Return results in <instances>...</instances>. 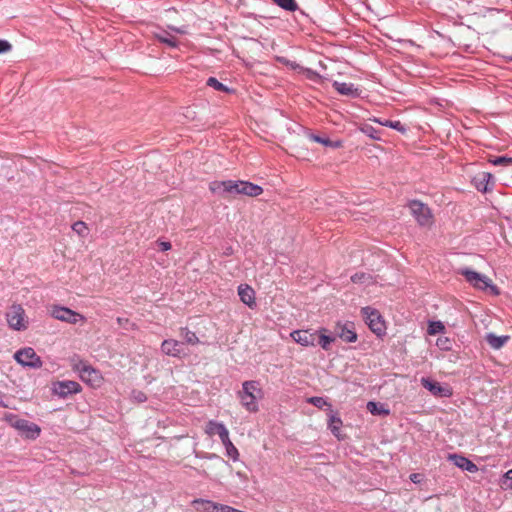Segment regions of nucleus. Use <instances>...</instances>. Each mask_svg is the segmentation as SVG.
I'll list each match as a JSON object with an SVG mask.
<instances>
[{
	"label": "nucleus",
	"instance_id": "nucleus-1",
	"mask_svg": "<svg viewBox=\"0 0 512 512\" xmlns=\"http://www.w3.org/2000/svg\"><path fill=\"white\" fill-rule=\"evenodd\" d=\"M209 190L213 194L224 198L236 195L256 197L263 192V188L261 186L242 180H215L210 182Z\"/></svg>",
	"mask_w": 512,
	"mask_h": 512
},
{
	"label": "nucleus",
	"instance_id": "nucleus-2",
	"mask_svg": "<svg viewBox=\"0 0 512 512\" xmlns=\"http://www.w3.org/2000/svg\"><path fill=\"white\" fill-rule=\"evenodd\" d=\"M238 397L248 412L255 413L259 410L258 401L263 397V391L257 381H245Z\"/></svg>",
	"mask_w": 512,
	"mask_h": 512
},
{
	"label": "nucleus",
	"instance_id": "nucleus-3",
	"mask_svg": "<svg viewBox=\"0 0 512 512\" xmlns=\"http://www.w3.org/2000/svg\"><path fill=\"white\" fill-rule=\"evenodd\" d=\"M9 328L14 331H24L28 328L29 320L24 308L20 304H13L6 312Z\"/></svg>",
	"mask_w": 512,
	"mask_h": 512
},
{
	"label": "nucleus",
	"instance_id": "nucleus-4",
	"mask_svg": "<svg viewBox=\"0 0 512 512\" xmlns=\"http://www.w3.org/2000/svg\"><path fill=\"white\" fill-rule=\"evenodd\" d=\"M9 422L12 427L18 430L20 434L27 439H36L41 433V428L37 424L26 419L18 418L15 415L9 418Z\"/></svg>",
	"mask_w": 512,
	"mask_h": 512
},
{
	"label": "nucleus",
	"instance_id": "nucleus-5",
	"mask_svg": "<svg viewBox=\"0 0 512 512\" xmlns=\"http://www.w3.org/2000/svg\"><path fill=\"white\" fill-rule=\"evenodd\" d=\"M461 275L465 277L467 282L473 285L475 288L480 290H486L490 288L496 294L498 293L496 286H494L491 280L483 274H480L476 271L470 270L468 268L462 269L460 271Z\"/></svg>",
	"mask_w": 512,
	"mask_h": 512
},
{
	"label": "nucleus",
	"instance_id": "nucleus-6",
	"mask_svg": "<svg viewBox=\"0 0 512 512\" xmlns=\"http://www.w3.org/2000/svg\"><path fill=\"white\" fill-rule=\"evenodd\" d=\"M409 209L419 225L430 226L433 223L431 210L424 203L413 200L409 203Z\"/></svg>",
	"mask_w": 512,
	"mask_h": 512
},
{
	"label": "nucleus",
	"instance_id": "nucleus-7",
	"mask_svg": "<svg viewBox=\"0 0 512 512\" xmlns=\"http://www.w3.org/2000/svg\"><path fill=\"white\" fill-rule=\"evenodd\" d=\"M362 316L373 333L381 336L385 333L384 321L379 312L371 307H364L361 310Z\"/></svg>",
	"mask_w": 512,
	"mask_h": 512
},
{
	"label": "nucleus",
	"instance_id": "nucleus-8",
	"mask_svg": "<svg viewBox=\"0 0 512 512\" xmlns=\"http://www.w3.org/2000/svg\"><path fill=\"white\" fill-rule=\"evenodd\" d=\"M14 359L24 367L37 369L42 366L41 358L36 354L35 350L31 347H25L18 350L14 354Z\"/></svg>",
	"mask_w": 512,
	"mask_h": 512
},
{
	"label": "nucleus",
	"instance_id": "nucleus-9",
	"mask_svg": "<svg viewBox=\"0 0 512 512\" xmlns=\"http://www.w3.org/2000/svg\"><path fill=\"white\" fill-rule=\"evenodd\" d=\"M51 316L57 320L76 324L79 321H84V316L64 306L55 305L51 309Z\"/></svg>",
	"mask_w": 512,
	"mask_h": 512
},
{
	"label": "nucleus",
	"instance_id": "nucleus-10",
	"mask_svg": "<svg viewBox=\"0 0 512 512\" xmlns=\"http://www.w3.org/2000/svg\"><path fill=\"white\" fill-rule=\"evenodd\" d=\"M80 391V384L72 380L57 381L52 385L53 394L59 396L60 398H66L72 394H77Z\"/></svg>",
	"mask_w": 512,
	"mask_h": 512
},
{
	"label": "nucleus",
	"instance_id": "nucleus-11",
	"mask_svg": "<svg viewBox=\"0 0 512 512\" xmlns=\"http://www.w3.org/2000/svg\"><path fill=\"white\" fill-rule=\"evenodd\" d=\"M422 386L427 389L432 395L436 397L448 398L452 396V389L448 385H441L437 381H433L429 378H421Z\"/></svg>",
	"mask_w": 512,
	"mask_h": 512
},
{
	"label": "nucleus",
	"instance_id": "nucleus-12",
	"mask_svg": "<svg viewBox=\"0 0 512 512\" xmlns=\"http://www.w3.org/2000/svg\"><path fill=\"white\" fill-rule=\"evenodd\" d=\"M473 186L482 193H486L491 191L494 187V177L489 172H479L472 178Z\"/></svg>",
	"mask_w": 512,
	"mask_h": 512
},
{
	"label": "nucleus",
	"instance_id": "nucleus-13",
	"mask_svg": "<svg viewBox=\"0 0 512 512\" xmlns=\"http://www.w3.org/2000/svg\"><path fill=\"white\" fill-rule=\"evenodd\" d=\"M317 333L308 330H295L291 332L290 336L296 343L308 347L315 345Z\"/></svg>",
	"mask_w": 512,
	"mask_h": 512
},
{
	"label": "nucleus",
	"instance_id": "nucleus-14",
	"mask_svg": "<svg viewBox=\"0 0 512 512\" xmlns=\"http://www.w3.org/2000/svg\"><path fill=\"white\" fill-rule=\"evenodd\" d=\"M161 350L164 354L173 357L185 355L184 344L174 339L164 340L161 344Z\"/></svg>",
	"mask_w": 512,
	"mask_h": 512
},
{
	"label": "nucleus",
	"instance_id": "nucleus-15",
	"mask_svg": "<svg viewBox=\"0 0 512 512\" xmlns=\"http://www.w3.org/2000/svg\"><path fill=\"white\" fill-rule=\"evenodd\" d=\"M337 337L347 343H354L357 341V333L355 332L353 323H338L335 328Z\"/></svg>",
	"mask_w": 512,
	"mask_h": 512
},
{
	"label": "nucleus",
	"instance_id": "nucleus-16",
	"mask_svg": "<svg viewBox=\"0 0 512 512\" xmlns=\"http://www.w3.org/2000/svg\"><path fill=\"white\" fill-rule=\"evenodd\" d=\"M332 86L341 95L356 98L361 94V90L353 83L334 81Z\"/></svg>",
	"mask_w": 512,
	"mask_h": 512
},
{
	"label": "nucleus",
	"instance_id": "nucleus-17",
	"mask_svg": "<svg viewBox=\"0 0 512 512\" xmlns=\"http://www.w3.org/2000/svg\"><path fill=\"white\" fill-rule=\"evenodd\" d=\"M448 459L458 468L468 471L471 473H474L478 470V467L476 464H474L471 460H469L467 457L459 455V454H450L448 456Z\"/></svg>",
	"mask_w": 512,
	"mask_h": 512
},
{
	"label": "nucleus",
	"instance_id": "nucleus-18",
	"mask_svg": "<svg viewBox=\"0 0 512 512\" xmlns=\"http://www.w3.org/2000/svg\"><path fill=\"white\" fill-rule=\"evenodd\" d=\"M238 295L240 300L247 305L249 308L256 307L255 291L247 284H241L238 286Z\"/></svg>",
	"mask_w": 512,
	"mask_h": 512
},
{
	"label": "nucleus",
	"instance_id": "nucleus-19",
	"mask_svg": "<svg viewBox=\"0 0 512 512\" xmlns=\"http://www.w3.org/2000/svg\"><path fill=\"white\" fill-rule=\"evenodd\" d=\"M192 505L197 512H220L223 504L207 499H195Z\"/></svg>",
	"mask_w": 512,
	"mask_h": 512
},
{
	"label": "nucleus",
	"instance_id": "nucleus-20",
	"mask_svg": "<svg viewBox=\"0 0 512 512\" xmlns=\"http://www.w3.org/2000/svg\"><path fill=\"white\" fill-rule=\"evenodd\" d=\"M81 380L84 382L89 383L92 386H98L100 385L102 381V376L100 371L90 366L87 370V372L83 373L80 376Z\"/></svg>",
	"mask_w": 512,
	"mask_h": 512
},
{
	"label": "nucleus",
	"instance_id": "nucleus-21",
	"mask_svg": "<svg viewBox=\"0 0 512 512\" xmlns=\"http://www.w3.org/2000/svg\"><path fill=\"white\" fill-rule=\"evenodd\" d=\"M155 37L160 42L168 45L171 48H176L178 46V40L175 36H173L170 31L167 30H160L158 32H155Z\"/></svg>",
	"mask_w": 512,
	"mask_h": 512
},
{
	"label": "nucleus",
	"instance_id": "nucleus-22",
	"mask_svg": "<svg viewBox=\"0 0 512 512\" xmlns=\"http://www.w3.org/2000/svg\"><path fill=\"white\" fill-rule=\"evenodd\" d=\"M509 340V336H496L493 333H488L486 335V341L487 343L493 348V349H500L503 347L506 342Z\"/></svg>",
	"mask_w": 512,
	"mask_h": 512
},
{
	"label": "nucleus",
	"instance_id": "nucleus-23",
	"mask_svg": "<svg viewBox=\"0 0 512 512\" xmlns=\"http://www.w3.org/2000/svg\"><path fill=\"white\" fill-rule=\"evenodd\" d=\"M221 430L226 432L228 429L226 428V426L222 422H217V421H214V420H210L207 423L206 428H205V432L209 436H213V435L220 436L221 435Z\"/></svg>",
	"mask_w": 512,
	"mask_h": 512
},
{
	"label": "nucleus",
	"instance_id": "nucleus-24",
	"mask_svg": "<svg viewBox=\"0 0 512 512\" xmlns=\"http://www.w3.org/2000/svg\"><path fill=\"white\" fill-rule=\"evenodd\" d=\"M367 410L372 415L386 416V415H389V413H390L389 409H387L384 404L378 403V402H374V401H369L367 403Z\"/></svg>",
	"mask_w": 512,
	"mask_h": 512
},
{
	"label": "nucleus",
	"instance_id": "nucleus-25",
	"mask_svg": "<svg viewBox=\"0 0 512 512\" xmlns=\"http://www.w3.org/2000/svg\"><path fill=\"white\" fill-rule=\"evenodd\" d=\"M326 329H320L318 335V344L321 346L323 350H329L330 345L335 341V337L326 335Z\"/></svg>",
	"mask_w": 512,
	"mask_h": 512
},
{
	"label": "nucleus",
	"instance_id": "nucleus-26",
	"mask_svg": "<svg viewBox=\"0 0 512 512\" xmlns=\"http://www.w3.org/2000/svg\"><path fill=\"white\" fill-rule=\"evenodd\" d=\"M377 123H379L382 126L392 128L394 130H397L401 133H406L407 128L404 124H402L400 121H392V120H375Z\"/></svg>",
	"mask_w": 512,
	"mask_h": 512
},
{
	"label": "nucleus",
	"instance_id": "nucleus-27",
	"mask_svg": "<svg viewBox=\"0 0 512 512\" xmlns=\"http://www.w3.org/2000/svg\"><path fill=\"white\" fill-rule=\"evenodd\" d=\"M274 4L279 6L280 8L294 12L298 9V4L295 0H272Z\"/></svg>",
	"mask_w": 512,
	"mask_h": 512
},
{
	"label": "nucleus",
	"instance_id": "nucleus-28",
	"mask_svg": "<svg viewBox=\"0 0 512 512\" xmlns=\"http://www.w3.org/2000/svg\"><path fill=\"white\" fill-rule=\"evenodd\" d=\"M207 86L214 88L217 91L229 92L230 89L219 82L215 77H209L206 82Z\"/></svg>",
	"mask_w": 512,
	"mask_h": 512
},
{
	"label": "nucleus",
	"instance_id": "nucleus-29",
	"mask_svg": "<svg viewBox=\"0 0 512 512\" xmlns=\"http://www.w3.org/2000/svg\"><path fill=\"white\" fill-rule=\"evenodd\" d=\"M444 329L445 327L441 321H431L429 322L427 331L430 335H436L443 332Z\"/></svg>",
	"mask_w": 512,
	"mask_h": 512
},
{
	"label": "nucleus",
	"instance_id": "nucleus-30",
	"mask_svg": "<svg viewBox=\"0 0 512 512\" xmlns=\"http://www.w3.org/2000/svg\"><path fill=\"white\" fill-rule=\"evenodd\" d=\"M342 425V421L340 418L338 417H335V416H331L330 419H329V429L331 430V432L336 436V437H339L338 435V432L340 430V426Z\"/></svg>",
	"mask_w": 512,
	"mask_h": 512
},
{
	"label": "nucleus",
	"instance_id": "nucleus-31",
	"mask_svg": "<svg viewBox=\"0 0 512 512\" xmlns=\"http://www.w3.org/2000/svg\"><path fill=\"white\" fill-rule=\"evenodd\" d=\"M500 486L504 490H512V468L509 469L501 478Z\"/></svg>",
	"mask_w": 512,
	"mask_h": 512
},
{
	"label": "nucleus",
	"instance_id": "nucleus-32",
	"mask_svg": "<svg viewBox=\"0 0 512 512\" xmlns=\"http://www.w3.org/2000/svg\"><path fill=\"white\" fill-rule=\"evenodd\" d=\"M181 335L184 338V340L186 341V343H188V344L194 345V344L198 343V341H199L196 334L194 332L188 330L187 328L182 329Z\"/></svg>",
	"mask_w": 512,
	"mask_h": 512
},
{
	"label": "nucleus",
	"instance_id": "nucleus-33",
	"mask_svg": "<svg viewBox=\"0 0 512 512\" xmlns=\"http://www.w3.org/2000/svg\"><path fill=\"white\" fill-rule=\"evenodd\" d=\"M91 365H89L86 361L83 360H77L73 364V370L76 371L79 376H81L83 373L87 372L88 368Z\"/></svg>",
	"mask_w": 512,
	"mask_h": 512
},
{
	"label": "nucleus",
	"instance_id": "nucleus-34",
	"mask_svg": "<svg viewBox=\"0 0 512 512\" xmlns=\"http://www.w3.org/2000/svg\"><path fill=\"white\" fill-rule=\"evenodd\" d=\"M308 403H310V404H312L315 407L320 408V409H322L324 406H329V404L326 401V399H324L323 397H317V396L310 397L308 399Z\"/></svg>",
	"mask_w": 512,
	"mask_h": 512
},
{
	"label": "nucleus",
	"instance_id": "nucleus-35",
	"mask_svg": "<svg viewBox=\"0 0 512 512\" xmlns=\"http://www.w3.org/2000/svg\"><path fill=\"white\" fill-rule=\"evenodd\" d=\"M72 229L80 236L86 235L88 231L86 224L82 221L75 222L72 226Z\"/></svg>",
	"mask_w": 512,
	"mask_h": 512
},
{
	"label": "nucleus",
	"instance_id": "nucleus-36",
	"mask_svg": "<svg viewBox=\"0 0 512 512\" xmlns=\"http://www.w3.org/2000/svg\"><path fill=\"white\" fill-rule=\"evenodd\" d=\"M226 456L232 459L233 461L239 460V451L238 449L233 445H228V447L225 448Z\"/></svg>",
	"mask_w": 512,
	"mask_h": 512
},
{
	"label": "nucleus",
	"instance_id": "nucleus-37",
	"mask_svg": "<svg viewBox=\"0 0 512 512\" xmlns=\"http://www.w3.org/2000/svg\"><path fill=\"white\" fill-rule=\"evenodd\" d=\"M490 162L495 166H504V165L512 164V158L500 156V157L491 159Z\"/></svg>",
	"mask_w": 512,
	"mask_h": 512
},
{
	"label": "nucleus",
	"instance_id": "nucleus-38",
	"mask_svg": "<svg viewBox=\"0 0 512 512\" xmlns=\"http://www.w3.org/2000/svg\"><path fill=\"white\" fill-rule=\"evenodd\" d=\"M303 71H304V74H305L307 79H309V80H311L313 82H319L320 81L321 76L317 72L313 71L312 69L305 68V69H303Z\"/></svg>",
	"mask_w": 512,
	"mask_h": 512
},
{
	"label": "nucleus",
	"instance_id": "nucleus-39",
	"mask_svg": "<svg viewBox=\"0 0 512 512\" xmlns=\"http://www.w3.org/2000/svg\"><path fill=\"white\" fill-rule=\"evenodd\" d=\"M370 279L369 275L365 273H355L351 276V280L353 283H366Z\"/></svg>",
	"mask_w": 512,
	"mask_h": 512
},
{
	"label": "nucleus",
	"instance_id": "nucleus-40",
	"mask_svg": "<svg viewBox=\"0 0 512 512\" xmlns=\"http://www.w3.org/2000/svg\"><path fill=\"white\" fill-rule=\"evenodd\" d=\"M131 398L138 403H142L147 400L145 393L139 390H133L131 393Z\"/></svg>",
	"mask_w": 512,
	"mask_h": 512
},
{
	"label": "nucleus",
	"instance_id": "nucleus-41",
	"mask_svg": "<svg viewBox=\"0 0 512 512\" xmlns=\"http://www.w3.org/2000/svg\"><path fill=\"white\" fill-rule=\"evenodd\" d=\"M219 438H220L224 448L228 447V445H233V443L230 440L229 431L228 430L226 432L221 430V435L219 436Z\"/></svg>",
	"mask_w": 512,
	"mask_h": 512
},
{
	"label": "nucleus",
	"instance_id": "nucleus-42",
	"mask_svg": "<svg viewBox=\"0 0 512 512\" xmlns=\"http://www.w3.org/2000/svg\"><path fill=\"white\" fill-rule=\"evenodd\" d=\"M11 49L12 45L8 41L0 39V54L7 53L11 51Z\"/></svg>",
	"mask_w": 512,
	"mask_h": 512
},
{
	"label": "nucleus",
	"instance_id": "nucleus-43",
	"mask_svg": "<svg viewBox=\"0 0 512 512\" xmlns=\"http://www.w3.org/2000/svg\"><path fill=\"white\" fill-rule=\"evenodd\" d=\"M157 246H158V250L162 251V252H165V251H168L171 249V243L168 242V241H162V240H158L156 242Z\"/></svg>",
	"mask_w": 512,
	"mask_h": 512
},
{
	"label": "nucleus",
	"instance_id": "nucleus-44",
	"mask_svg": "<svg viewBox=\"0 0 512 512\" xmlns=\"http://www.w3.org/2000/svg\"><path fill=\"white\" fill-rule=\"evenodd\" d=\"M311 139L317 143H321L325 146H330L331 145V141L329 139H325V138H322L320 136H316V135H312L311 136Z\"/></svg>",
	"mask_w": 512,
	"mask_h": 512
},
{
	"label": "nucleus",
	"instance_id": "nucleus-45",
	"mask_svg": "<svg viewBox=\"0 0 512 512\" xmlns=\"http://www.w3.org/2000/svg\"><path fill=\"white\" fill-rule=\"evenodd\" d=\"M449 342L448 338L442 339L439 338L437 341V345L443 349H448L447 343Z\"/></svg>",
	"mask_w": 512,
	"mask_h": 512
},
{
	"label": "nucleus",
	"instance_id": "nucleus-46",
	"mask_svg": "<svg viewBox=\"0 0 512 512\" xmlns=\"http://www.w3.org/2000/svg\"><path fill=\"white\" fill-rule=\"evenodd\" d=\"M421 474L419 473H413L410 475V480L413 482V483H419L421 481Z\"/></svg>",
	"mask_w": 512,
	"mask_h": 512
},
{
	"label": "nucleus",
	"instance_id": "nucleus-47",
	"mask_svg": "<svg viewBox=\"0 0 512 512\" xmlns=\"http://www.w3.org/2000/svg\"><path fill=\"white\" fill-rule=\"evenodd\" d=\"M176 33H178V34H186L187 33L186 26L177 27Z\"/></svg>",
	"mask_w": 512,
	"mask_h": 512
},
{
	"label": "nucleus",
	"instance_id": "nucleus-48",
	"mask_svg": "<svg viewBox=\"0 0 512 512\" xmlns=\"http://www.w3.org/2000/svg\"><path fill=\"white\" fill-rule=\"evenodd\" d=\"M176 30H177V27H176V26H168V30H167V31H170V33H171V32L176 33Z\"/></svg>",
	"mask_w": 512,
	"mask_h": 512
},
{
	"label": "nucleus",
	"instance_id": "nucleus-49",
	"mask_svg": "<svg viewBox=\"0 0 512 512\" xmlns=\"http://www.w3.org/2000/svg\"><path fill=\"white\" fill-rule=\"evenodd\" d=\"M0 407H6V405L4 404L3 400H2V395L0 394Z\"/></svg>",
	"mask_w": 512,
	"mask_h": 512
},
{
	"label": "nucleus",
	"instance_id": "nucleus-50",
	"mask_svg": "<svg viewBox=\"0 0 512 512\" xmlns=\"http://www.w3.org/2000/svg\"><path fill=\"white\" fill-rule=\"evenodd\" d=\"M237 476L240 478L244 477L243 473H241V472H237Z\"/></svg>",
	"mask_w": 512,
	"mask_h": 512
},
{
	"label": "nucleus",
	"instance_id": "nucleus-51",
	"mask_svg": "<svg viewBox=\"0 0 512 512\" xmlns=\"http://www.w3.org/2000/svg\"><path fill=\"white\" fill-rule=\"evenodd\" d=\"M507 60H508V61H510V62H512V56H508V57H507Z\"/></svg>",
	"mask_w": 512,
	"mask_h": 512
},
{
	"label": "nucleus",
	"instance_id": "nucleus-52",
	"mask_svg": "<svg viewBox=\"0 0 512 512\" xmlns=\"http://www.w3.org/2000/svg\"><path fill=\"white\" fill-rule=\"evenodd\" d=\"M291 66H292V68H296V67H298V65H297V64H291Z\"/></svg>",
	"mask_w": 512,
	"mask_h": 512
}]
</instances>
